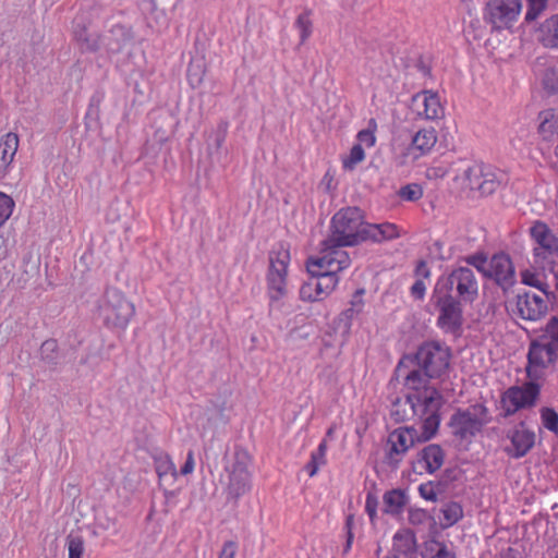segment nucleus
<instances>
[{"mask_svg": "<svg viewBox=\"0 0 558 558\" xmlns=\"http://www.w3.org/2000/svg\"><path fill=\"white\" fill-rule=\"evenodd\" d=\"M415 360L428 378H440L449 369L451 353L448 347L436 341H428L420 345Z\"/></svg>", "mask_w": 558, "mask_h": 558, "instance_id": "9", "label": "nucleus"}, {"mask_svg": "<svg viewBox=\"0 0 558 558\" xmlns=\"http://www.w3.org/2000/svg\"><path fill=\"white\" fill-rule=\"evenodd\" d=\"M320 187H323L326 192L330 193L336 190L337 181L335 178V173L327 171L324 178L320 181Z\"/></svg>", "mask_w": 558, "mask_h": 558, "instance_id": "51", "label": "nucleus"}, {"mask_svg": "<svg viewBox=\"0 0 558 558\" xmlns=\"http://www.w3.org/2000/svg\"><path fill=\"white\" fill-rule=\"evenodd\" d=\"M40 360L49 367L56 368L60 362L58 342L54 339L45 340L39 349Z\"/></svg>", "mask_w": 558, "mask_h": 558, "instance_id": "32", "label": "nucleus"}, {"mask_svg": "<svg viewBox=\"0 0 558 558\" xmlns=\"http://www.w3.org/2000/svg\"><path fill=\"white\" fill-rule=\"evenodd\" d=\"M363 293H364V290H359L354 294V296L351 301V307L349 310H347V315L349 317L352 318L354 315H357L362 311L363 305H364V302L362 299Z\"/></svg>", "mask_w": 558, "mask_h": 558, "instance_id": "49", "label": "nucleus"}, {"mask_svg": "<svg viewBox=\"0 0 558 558\" xmlns=\"http://www.w3.org/2000/svg\"><path fill=\"white\" fill-rule=\"evenodd\" d=\"M544 272L545 270L539 268H526L520 272L521 282L542 291L544 294H548L549 284Z\"/></svg>", "mask_w": 558, "mask_h": 558, "instance_id": "28", "label": "nucleus"}, {"mask_svg": "<svg viewBox=\"0 0 558 558\" xmlns=\"http://www.w3.org/2000/svg\"><path fill=\"white\" fill-rule=\"evenodd\" d=\"M310 12H305L303 14H301L298 20H296V26L298 28L300 29V37H301V40L304 41L306 38L310 37L311 35V26H312V22H311V19H310Z\"/></svg>", "mask_w": 558, "mask_h": 558, "instance_id": "45", "label": "nucleus"}, {"mask_svg": "<svg viewBox=\"0 0 558 558\" xmlns=\"http://www.w3.org/2000/svg\"><path fill=\"white\" fill-rule=\"evenodd\" d=\"M444 451L438 445H428L425 447L417 459L416 468L420 473H434L439 470L444 463Z\"/></svg>", "mask_w": 558, "mask_h": 558, "instance_id": "24", "label": "nucleus"}, {"mask_svg": "<svg viewBox=\"0 0 558 558\" xmlns=\"http://www.w3.org/2000/svg\"><path fill=\"white\" fill-rule=\"evenodd\" d=\"M418 493L422 498L428 501L437 500V488L433 482L422 483L418 486Z\"/></svg>", "mask_w": 558, "mask_h": 558, "instance_id": "47", "label": "nucleus"}, {"mask_svg": "<svg viewBox=\"0 0 558 558\" xmlns=\"http://www.w3.org/2000/svg\"><path fill=\"white\" fill-rule=\"evenodd\" d=\"M350 266L349 254L339 247H322L316 257V301L329 295L338 284V272Z\"/></svg>", "mask_w": 558, "mask_h": 558, "instance_id": "2", "label": "nucleus"}, {"mask_svg": "<svg viewBox=\"0 0 558 558\" xmlns=\"http://www.w3.org/2000/svg\"><path fill=\"white\" fill-rule=\"evenodd\" d=\"M504 290H508L515 283V270L510 256L506 253H497L489 259L486 276Z\"/></svg>", "mask_w": 558, "mask_h": 558, "instance_id": "19", "label": "nucleus"}, {"mask_svg": "<svg viewBox=\"0 0 558 558\" xmlns=\"http://www.w3.org/2000/svg\"><path fill=\"white\" fill-rule=\"evenodd\" d=\"M417 441V432L414 427H399L390 433L388 444L390 450L388 458L399 462L401 457Z\"/></svg>", "mask_w": 558, "mask_h": 558, "instance_id": "22", "label": "nucleus"}, {"mask_svg": "<svg viewBox=\"0 0 558 558\" xmlns=\"http://www.w3.org/2000/svg\"><path fill=\"white\" fill-rule=\"evenodd\" d=\"M404 386L409 390L407 402L411 408L416 407V401L424 404V397H428L430 391L439 392L438 389L428 385V377L421 369L411 371L405 376Z\"/></svg>", "mask_w": 558, "mask_h": 558, "instance_id": "20", "label": "nucleus"}, {"mask_svg": "<svg viewBox=\"0 0 558 558\" xmlns=\"http://www.w3.org/2000/svg\"><path fill=\"white\" fill-rule=\"evenodd\" d=\"M440 511L442 514V519H441L442 527L452 526L463 517L462 507L458 502H454V501L444 505V507L441 508Z\"/></svg>", "mask_w": 558, "mask_h": 558, "instance_id": "33", "label": "nucleus"}, {"mask_svg": "<svg viewBox=\"0 0 558 558\" xmlns=\"http://www.w3.org/2000/svg\"><path fill=\"white\" fill-rule=\"evenodd\" d=\"M66 545L69 549V558H82L84 551V542L81 536L70 534L66 537Z\"/></svg>", "mask_w": 558, "mask_h": 558, "instance_id": "42", "label": "nucleus"}, {"mask_svg": "<svg viewBox=\"0 0 558 558\" xmlns=\"http://www.w3.org/2000/svg\"><path fill=\"white\" fill-rule=\"evenodd\" d=\"M332 435V430L329 429L328 433H327V436L330 437Z\"/></svg>", "mask_w": 558, "mask_h": 558, "instance_id": "64", "label": "nucleus"}, {"mask_svg": "<svg viewBox=\"0 0 558 558\" xmlns=\"http://www.w3.org/2000/svg\"><path fill=\"white\" fill-rule=\"evenodd\" d=\"M537 132L543 141L551 142L558 137V112L555 109H545L538 113Z\"/></svg>", "mask_w": 558, "mask_h": 558, "instance_id": "26", "label": "nucleus"}, {"mask_svg": "<svg viewBox=\"0 0 558 558\" xmlns=\"http://www.w3.org/2000/svg\"><path fill=\"white\" fill-rule=\"evenodd\" d=\"M365 159L364 148L361 144H354L350 153L342 158V166L347 170H353L359 163Z\"/></svg>", "mask_w": 558, "mask_h": 558, "instance_id": "38", "label": "nucleus"}, {"mask_svg": "<svg viewBox=\"0 0 558 558\" xmlns=\"http://www.w3.org/2000/svg\"><path fill=\"white\" fill-rule=\"evenodd\" d=\"M134 313L133 303L117 289H107L98 304L99 317L110 328L125 329Z\"/></svg>", "mask_w": 558, "mask_h": 558, "instance_id": "5", "label": "nucleus"}, {"mask_svg": "<svg viewBox=\"0 0 558 558\" xmlns=\"http://www.w3.org/2000/svg\"><path fill=\"white\" fill-rule=\"evenodd\" d=\"M195 461H194V452L190 450L186 454V460L181 468V474L187 475L191 474L194 470Z\"/></svg>", "mask_w": 558, "mask_h": 558, "instance_id": "56", "label": "nucleus"}, {"mask_svg": "<svg viewBox=\"0 0 558 558\" xmlns=\"http://www.w3.org/2000/svg\"><path fill=\"white\" fill-rule=\"evenodd\" d=\"M228 133V122L221 121L208 138V151L211 156L219 153Z\"/></svg>", "mask_w": 558, "mask_h": 558, "instance_id": "34", "label": "nucleus"}, {"mask_svg": "<svg viewBox=\"0 0 558 558\" xmlns=\"http://www.w3.org/2000/svg\"><path fill=\"white\" fill-rule=\"evenodd\" d=\"M326 449H327V441H326V439H324V440L319 444V446H318V453H319L318 459H319V463H325V459H324V457H325V453H326Z\"/></svg>", "mask_w": 558, "mask_h": 558, "instance_id": "60", "label": "nucleus"}, {"mask_svg": "<svg viewBox=\"0 0 558 558\" xmlns=\"http://www.w3.org/2000/svg\"><path fill=\"white\" fill-rule=\"evenodd\" d=\"M468 264L475 267L480 272L486 276L489 266V259L483 254H476L466 258Z\"/></svg>", "mask_w": 558, "mask_h": 558, "instance_id": "46", "label": "nucleus"}, {"mask_svg": "<svg viewBox=\"0 0 558 558\" xmlns=\"http://www.w3.org/2000/svg\"><path fill=\"white\" fill-rule=\"evenodd\" d=\"M453 288L461 301L473 302L478 294V283L473 270L468 267H458L448 276L439 277L434 290L435 294H451Z\"/></svg>", "mask_w": 558, "mask_h": 558, "instance_id": "8", "label": "nucleus"}, {"mask_svg": "<svg viewBox=\"0 0 558 558\" xmlns=\"http://www.w3.org/2000/svg\"><path fill=\"white\" fill-rule=\"evenodd\" d=\"M251 457L242 448H235L233 453L226 456L225 471L228 482L226 484L227 500L238 504L239 499L252 488V476L248 470Z\"/></svg>", "mask_w": 558, "mask_h": 558, "instance_id": "3", "label": "nucleus"}, {"mask_svg": "<svg viewBox=\"0 0 558 558\" xmlns=\"http://www.w3.org/2000/svg\"><path fill=\"white\" fill-rule=\"evenodd\" d=\"M351 521H352V519H351V518H349V519H348V521H347V526H348L349 529H350Z\"/></svg>", "mask_w": 558, "mask_h": 558, "instance_id": "63", "label": "nucleus"}, {"mask_svg": "<svg viewBox=\"0 0 558 558\" xmlns=\"http://www.w3.org/2000/svg\"><path fill=\"white\" fill-rule=\"evenodd\" d=\"M352 537H353V535H352V533L349 531L347 549H349V548L351 547Z\"/></svg>", "mask_w": 558, "mask_h": 558, "instance_id": "62", "label": "nucleus"}, {"mask_svg": "<svg viewBox=\"0 0 558 558\" xmlns=\"http://www.w3.org/2000/svg\"><path fill=\"white\" fill-rule=\"evenodd\" d=\"M542 423L548 430L558 434V414L555 410L545 408L541 413Z\"/></svg>", "mask_w": 558, "mask_h": 558, "instance_id": "43", "label": "nucleus"}, {"mask_svg": "<svg viewBox=\"0 0 558 558\" xmlns=\"http://www.w3.org/2000/svg\"><path fill=\"white\" fill-rule=\"evenodd\" d=\"M400 229L396 223L383 222V223H368L366 222L365 228V241H373L376 243L391 241L400 238Z\"/></svg>", "mask_w": 558, "mask_h": 558, "instance_id": "25", "label": "nucleus"}, {"mask_svg": "<svg viewBox=\"0 0 558 558\" xmlns=\"http://www.w3.org/2000/svg\"><path fill=\"white\" fill-rule=\"evenodd\" d=\"M236 553V544L228 541L223 544L219 558H234Z\"/></svg>", "mask_w": 558, "mask_h": 558, "instance_id": "54", "label": "nucleus"}, {"mask_svg": "<svg viewBox=\"0 0 558 558\" xmlns=\"http://www.w3.org/2000/svg\"><path fill=\"white\" fill-rule=\"evenodd\" d=\"M305 266H306V270H307L310 277L314 278V256L313 255L307 256Z\"/></svg>", "mask_w": 558, "mask_h": 558, "instance_id": "59", "label": "nucleus"}, {"mask_svg": "<svg viewBox=\"0 0 558 558\" xmlns=\"http://www.w3.org/2000/svg\"><path fill=\"white\" fill-rule=\"evenodd\" d=\"M450 172V165L447 162H439L429 166L425 171V178L429 181H438L446 178Z\"/></svg>", "mask_w": 558, "mask_h": 558, "instance_id": "39", "label": "nucleus"}, {"mask_svg": "<svg viewBox=\"0 0 558 558\" xmlns=\"http://www.w3.org/2000/svg\"><path fill=\"white\" fill-rule=\"evenodd\" d=\"M14 201L11 196L0 192V226H2L12 215Z\"/></svg>", "mask_w": 558, "mask_h": 558, "instance_id": "44", "label": "nucleus"}, {"mask_svg": "<svg viewBox=\"0 0 558 558\" xmlns=\"http://www.w3.org/2000/svg\"><path fill=\"white\" fill-rule=\"evenodd\" d=\"M405 502L407 498L402 490H388L383 496L384 512L393 515L399 514L402 512Z\"/></svg>", "mask_w": 558, "mask_h": 558, "instance_id": "30", "label": "nucleus"}, {"mask_svg": "<svg viewBox=\"0 0 558 558\" xmlns=\"http://www.w3.org/2000/svg\"><path fill=\"white\" fill-rule=\"evenodd\" d=\"M426 292V284L423 279H416L411 287V295L416 300H423Z\"/></svg>", "mask_w": 558, "mask_h": 558, "instance_id": "52", "label": "nucleus"}, {"mask_svg": "<svg viewBox=\"0 0 558 558\" xmlns=\"http://www.w3.org/2000/svg\"><path fill=\"white\" fill-rule=\"evenodd\" d=\"M539 396V386L529 381L521 386H511L500 396V407L505 416H510L517 412L530 409L535 405Z\"/></svg>", "mask_w": 558, "mask_h": 558, "instance_id": "10", "label": "nucleus"}, {"mask_svg": "<svg viewBox=\"0 0 558 558\" xmlns=\"http://www.w3.org/2000/svg\"><path fill=\"white\" fill-rule=\"evenodd\" d=\"M398 195L403 201L415 202L423 196V189L416 183L407 184L399 190Z\"/></svg>", "mask_w": 558, "mask_h": 558, "instance_id": "40", "label": "nucleus"}, {"mask_svg": "<svg viewBox=\"0 0 558 558\" xmlns=\"http://www.w3.org/2000/svg\"><path fill=\"white\" fill-rule=\"evenodd\" d=\"M174 465L168 457L160 458L156 461V473L159 478L168 475L169 473L174 474Z\"/></svg>", "mask_w": 558, "mask_h": 558, "instance_id": "48", "label": "nucleus"}, {"mask_svg": "<svg viewBox=\"0 0 558 558\" xmlns=\"http://www.w3.org/2000/svg\"><path fill=\"white\" fill-rule=\"evenodd\" d=\"M541 41L545 47H558V14L543 23L541 27Z\"/></svg>", "mask_w": 558, "mask_h": 558, "instance_id": "31", "label": "nucleus"}, {"mask_svg": "<svg viewBox=\"0 0 558 558\" xmlns=\"http://www.w3.org/2000/svg\"><path fill=\"white\" fill-rule=\"evenodd\" d=\"M533 241V262L542 270H553L558 262V238L544 221L537 220L530 228Z\"/></svg>", "mask_w": 558, "mask_h": 558, "instance_id": "4", "label": "nucleus"}, {"mask_svg": "<svg viewBox=\"0 0 558 558\" xmlns=\"http://www.w3.org/2000/svg\"><path fill=\"white\" fill-rule=\"evenodd\" d=\"M548 0H526L525 21H535L546 9Z\"/></svg>", "mask_w": 558, "mask_h": 558, "instance_id": "41", "label": "nucleus"}, {"mask_svg": "<svg viewBox=\"0 0 558 558\" xmlns=\"http://www.w3.org/2000/svg\"><path fill=\"white\" fill-rule=\"evenodd\" d=\"M465 191L477 194L478 196H488L497 191L500 181L496 173L483 163H472L454 177Z\"/></svg>", "mask_w": 558, "mask_h": 558, "instance_id": "7", "label": "nucleus"}, {"mask_svg": "<svg viewBox=\"0 0 558 558\" xmlns=\"http://www.w3.org/2000/svg\"><path fill=\"white\" fill-rule=\"evenodd\" d=\"M521 9V0H489L485 15L495 28L502 29L518 20Z\"/></svg>", "mask_w": 558, "mask_h": 558, "instance_id": "14", "label": "nucleus"}, {"mask_svg": "<svg viewBox=\"0 0 558 558\" xmlns=\"http://www.w3.org/2000/svg\"><path fill=\"white\" fill-rule=\"evenodd\" d=\"M303 473L308 476V477H313L314 476V451H311L310 453V460L307 461V463L305 464V468L303 470Z\"/></svg>", "mask_w": 558, "mask_h": 558, "instance_id": "58", "label": "nucleus"}, {"mask_svg": "<svg viewBox=\"0 0 558 558\" xmlns=\"http://www.w3.org/2000/svg\"><path fill=\"white\" fill-rule=\"evenodd\" d=\"M365 510H366L369 519L373 521L376 518V513H377V499L375 497H373L372 495H367V497H366Z\"/></svg>", "mask_w": 558, "mask_h": 558, "instance_id": "53", "label": "nucleus"}, {"mask_svg": "<svg viewBox=\"0 0 558 558\" xmlns=\"http://www.w3.org/2000/svg\"><path fill=\"white\" fill-rule=\"evenodd\" d=\"M486 408L475 404L466 410L457 411L450 418V427L456 437L470 440L485 424Z\"/></svg>", "mask_w": 558, "mask_h": 558, "instance_id": "11", "label": "nucleus"}, {"mask_svg": "<svg viewBox=\"0 0 558 558\" xmlns=\"http://www.w3.org/2000/svg\"><path fill=\"white\" fill-rule=\"evenodd\" d=\"M366 221L357 207H344L337 211L330 225L331 236L323 247L355 246L365 242Z\"/></svg>", "mask_w": 558, "mask_h": 558, "instance_id": "1", "label": "nucleus"}, {"mask_svg": "<svg viewBox=\"0 0 558 558\" xmlns=\"http://www.w3.org/2000/svg\"><path fill=\"white\" fill-rule=\"evenodd\" d=\"M544 87L550 93H558V72L549 70L544 77Z\"/></svg>", "mask_w": 558, "mask_h": 558, "instance_id": "50", "label": "nucleus"}, {"mask_svg": "<svg viewBox=\"0 0 558 558\" xmlns=\"http://www.w3.org/2000/svg\"><path fill=\"white\" fill-rule=\"evenodd\" d=\"M557 352L558 350L539 340L532 341L527 353V376L532 379L539 378L543 372L555 363Z\"/></svg>", "mask_w": 558, "mask_h": 558, "instance_id": "16", "label": "nucleus"}, {"mask_svg": "<svg viewBox=\"0 0 558 558\" xmlns=\"http://www.w3.org/2000/svg\"><path fill=\"white\" fill-rule=\"evenodd\" d=\"M428 397H424V404L416 401V407L411 408L413 413L423 420L422 434L417 435V441H427L433 438L440 424L439 411L442 405V396L440 392L430 391Z\"/></svg>", "mask_w": 558, "mask_h": 558, "instance_id": "12", "label": "nucleus"}, {"mask_svg": "<svg viewBox=\"0 0 558 558\" xmlns=\"http://www.w3.org/2000/svg\"><path fill=\"white\" fill-rule=\"evenodd\" d=\"M415 276L418 279H428L430 277V270L425 260H420L415 267Z\"/></svg>", "mask_w": 558, "mask_h": 558, "instance_id": "55", "label": "nucleus"}, {"mask_svg": "<svg viewBox=\"0 0 558 558\" xmlns=\"http://www.w3.org/2000/svg\"><path fill=\"white\" fill-rule=\"evenodd\" d=\"M506 437L510 445L505 447V452L513 459L525 457L534 447L536 438L535 433L524 422L510 428Z\"/></svg>", "mask_w": 558, "mask_h": 558, "instance_id": "17", "label": "nucleus"}, {"mask_svg": "<svg viewBox=\"0 0 558 558\" xmlns=\"http://www.w3.org/2000/svg\"><path fill=\"white\" fill-rule=\"evenodd\" d=\"M515 307L518 315L525 320H538L547 313L548 306L542 296L524 292L517 296Z\"/></svg>", "mask_w": 558, "mask_h": 558, "instance_id": "21", "label": "nucleus"}, {"mask_svg": "<svg viewBox=\"0 0 558 558\" xmlns=\"http://www.w3.org/2000/svg\"><path fill=\"white\" fill-rule=\"evenodd\" d=\"M74 37L83 51L95 52L102 47L101 35L90 33L77 20L74 24Z\"/></svg>", "mask_w": 558, "mask_h": 558, "instance_id": "27", "label": "nucleus"}, {"mask_svg": "<svg viewBox=\"0 0 558 558\" xmlns=\"http://www.w3.org/2000/svg\"><path fill=\"white\" fill-rule=\"evenodd\" d=\"M438 142V134L435 128H422L412 136L411 143L407 151L401 156V163L408 160H417L432 153Z\"/></svg>", "mask_w": 558, "mask_h": 558, "instance_id": "18", "label": "nucleus"}, {"mask_svg": "<svg viewBox=\"0 0 558 558\" xmlns=\"http://www.w3.org/2000/svg\"><path fill=\"white\" fill-rule=\"evenodd\" d=\"M539 341L558 350V317L553 316L543 328Z\"/></svg>", "mask_w": 558, "mask_h": 558, "instance_id": "35", "label": "nucleus"}, {"mask_svg": "<svg viewBox=\"0 0 558 558\" xmlns=\"http://www.w3.org/2000/svg\"><path fill=\"white\" fill-rule=\"evenodd\" d=\"M434 299L439 310L437 326L446 332L458 331L463 320L460 301L456 300L450 293H434Z\"/></svg>", "mask_w": 558, "mask_h": 558, "instance_id": "13", "label": "nucleus"}, {"mask_svg": "<svg viewBox=\"0 0 558 558\" xmlns=\"http://www.w3.org/2000/svg\"><path fill=\"white\" fill-rule=\"evenodd\" d=\"M314 288L311 283H304L300 289V298L303 301H313Z\"/></svg>", "mask_w": 558, "mask_h": 558, "instance_id": "57", "label": "nucleus"}, {"mask_svg": "<svg viewBox=\"0 0 558 558\" xmlns=\"http://www.w3.org/2000/svg\"><path fill=\"white\" fill-rule=\"evenodd\" d=\"M377 121L372 118L368 120V123H367V128L365 130H361L357 135H356V140H357V143L356 144H361V147L365 146L367 148H371L373 146H375L376 144V132H377Z\"/></svg>", "mask_w": 558, "mask_h": 558, "instance_id": "37", "label": "nucleus"}, {"mask_svg": "<svg viewBox=\"0 0 558 558\" xmlns=\"http://www.w3.org/2000/svg\"><path fill=\"white\" fill-rule=\"evenodd\" d=\"M424 558H456V555L445 543L430 541L425 546Z\"/></svg>", "mask_w": 558, "mask_h": 558, "instance_id": "36", "label": "nucleus"}, {"mask_svg": "<svg viewBox=\"0 0 558 558\" xmlns=\"http://www.w3.org/2000/svg\"><path fill=\"white\" fill-rule=\"evenodd\" d=\"M19 147V136L9 132L0 140V161L3 167H8L14 159Z\"/></svg>", "mask_w": 558, "mask_h": 558, "instance_id": "29", "label": "nucleus"}, {"mask_svg": "<svg viewBox=\"0 0 558 558\" xmlns=\"http://www.w3.org/2000/svg\"><path fill=\"white\" fill-rule=\"evenodd\" d=\"M391 414L396 416L397 421H403L405 418V415H399L398 411H392Z\"/></svg>", "mask_w": 558, "mask_h": 558, "instance_id": "61", "label": "nucleus"}, {"mask_svg": "<svg viewBox=\"0 0 558 558\" xmlns=\"http://www.w3.org/2000/svg\"><path fill=\"white\" fill-rule=\"evenodd\" d=\"M132 39L131 28L120 23L111 24L101 35L102 48L109 53L120 52Z\"/></svg>", "mask_w": 558, "mask_h": 558, "instance_id": "23", "label": "nucleus"}, {"mask_svg": "<svg viewBox=\"0 0 558 558\" xmlns=\"http://www.w3.org/2000/svg\"><path fill=\"white\" fill-rule=\"evenodd\" d=\"M290 263L289 246L277 243L269 252L267 287L270 300L278 301L287 293V274Z\"/></svg>", "mask_w": 558, "mask_h": 558, "instance_id": "6", "label": "nucleus"}, {"mask_svg": "<svg viewBox=\"0 0 558 558\" xmlns=\"http://www.w3.org/2000/svg\"><path fill=\"white\" fill-rule=\"evenodd\" d=\"M411 111L417 119L437 121L445 117V105L438 93L425 89L412 97Z\"/></svg>", "mask_w": 558, "mask_h": 558, "instance_id": "15", "label": "nucleus"}]
</instances>
